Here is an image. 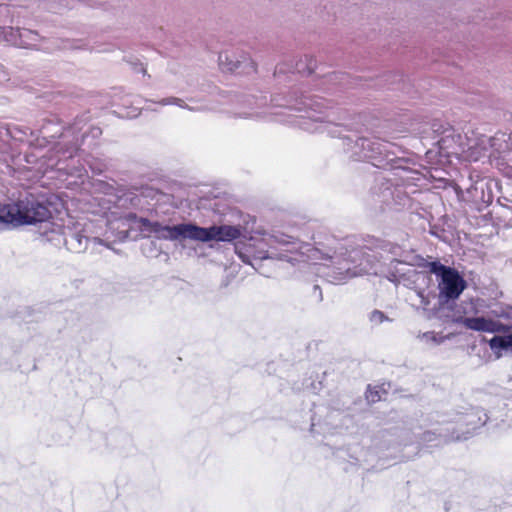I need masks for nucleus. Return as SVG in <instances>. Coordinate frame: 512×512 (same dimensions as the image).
<instances>
[{
  "instance_id": "obj_1",
  "label": "nucleus",
  "mask_w": 512,
  "mask_h": 512,
  "mask_svg": "<svg viewBox=\"0 0 512 512\" xmlns=\"http://www.w3.org/2000/svg\"><path fill=\"white\" fill-rule=\"evenodd\" d=\"M262 240L271 247L291 246L289 251L303 250L309 253L310 259H330L332 266L328 268L326 276L332 283L345 282L353 277L365 274L379 273L376 257L369 253L365 247L353 246L351 241L337 242L335 246L310 247L309 244H300L297 237L286 234L280 230L263 233Z\"/></svg>"
},
{
  "instance_id": "obj_2",
  "label": "nucleus",
  "mask_w": 512,
  "mask_h": 512,
  "mask_svg": "<svg viewBox=\"0 0 512 512\" xmlns=\"http://www.w3.org/2000/svg\"><path fill=\"white\" fill-rule=\"evenodd\" d=\"M122 222L132 224L141 232L154 234L159 240L182 242L185 240L210 242V241H232L242 235L241 226L212 225L200 227L194 223H180L177 225H164L158 221H151L147 218L137 217L135 213H127L121 218Z\"/></svg>"
},
{
  "instance_id": "obj_3",
  "label": "nucleus",
  "mask_w": 512,
  "mask_h": 512,
  "mask_svg": "<svg viewBox=\"0 0 512 512\" xmlns=\"http://www.w3.org/2000/svg\"><path fill=\"white\" fill-rule=\"evenodd\" d=\"M270 107H286L299 112L304 111L305 115L296 116L292 121L303 130L308 132L328 133L332 137H340V125L332 120H326L328 115H323V109L326 107L325 101L316 97L303 96L298 98H283L272 96L270 99Z\"/></svg>"
},
{
  "instance_id": "obj_4",
  "label": "nucleus",
  "mask_w": 512,
  "mask_h": 512,
  "mask_svg": "<svg viewBox=\"0 0 512 512\" xmlns=\"http://www.w3.org/2000/svg\"><path fill=\"white\" fill-rule=\"evenodd\" d=\"M79 131L80 129L73 126L62 132V127L52 121H48L42 126L40 132L44 140L47 137L55 138L58 134L63 138L62 142L57 143L55 147L43 156L45 158L46 170L56 169L67 174L73 175L78 173L80 175V170H77L75 167H69L65 163L68 159L73 158L79 149V138L76 135V132Z\"/></svg>"
},
{
  "instance_id": "obj_5",
  "label": "nucleus",
  "mask_w": 512,
  "mask_h": 512,
  "mask_svg": "<svg viewBox=\"0 0 512 512\" xmlns=\"http://www.w3.org/2000/svg\"><path fill=\"white\" fill-rule=\"evenodd\" d=\"M432 128L439 137L437 144L443 155L455 156L469 162L480 160L478 145H481V142H478L477 133L471 131L470 135L468 132L462 135L449 124L444 125L440 122L433 123Z\"/></svg>"
},
{
  "instance_id": "obj_6",
  "label": "nucleus",
  "mask_w": 512,
  "mask_h": 512,
  "mask_svg": "<svg viewBox=\"0 0 512 512\" xmlns=\"http://www.w3.org/2000/svg\"><path fill=\"white\" fill-rule=\"evenodd\" d=\"M51 212L46 205L35 197L19 199L16 203H0V229L9 225L35 224L47 221Z\"/></svg>"
},
{
  "instance_id": "obj_7",
  "label": "nucleus",
  "mask_w": 512,
  "mask_h": 512,
  "mask_svg": "<svg viewBox=\"0 0 512 512\" xmlns=\"http://www.w3.org/2000/svg\"><path fill=\"white\" fill-rule=\"evenodd\" d=\"M344 140L353 159L370 161L375 167L385 169L397 158L395 145L379 138L360 137L352 141L346 137Z\"/></svg>"
},
{
  "instance_id": "obj_8",
  "label": "nucleus",
  "mask_w": 512,
  "mask_h": 512,
  "mask_svg": "<svg viewBox=\"0 0 512 512\" xmlns=\"http://www.w3.org/2000/svg\"><path fill=\"white\" fill-rule=\"evenodd\" d=\"M400 179L393 171H386L375 178L368 195V202L381 210L399 209L407 204L409 197L403 187L398 184Z\"/></svg>"
},
{
  "instance_id": "obj_9",
  "label": "nucleus",
  "mask_w": 512,
  "mask_h": 512,
  "mask_svg": "<svg viewBox=\"0 0 512 512\" xmlns=\"http://www.w3.org/2000/svg\"><path fill=\"white\" fill-rule=\"evenodd\" d=\"M428 268L437 277L441 304L457 299L467 287L466 281L455 268L445 266L439 261L430 262Z\"/></svg>"
},
{
  "instance_id": "obj_10",
  "label": "nucleus",
  "mask_w": 512,
  "mask_h": 512,
  "mask_svg": "<svg viewBox=\"0 0 512 512\" xmlns=\"http://www.w3.org/2000/svg\"><path fill=\"white\" fill-rule=\"evenodd\" d=\"M480 159L489 152V157L502 158L512 162V134L498 132L493 137L478 134Z\"/></svg>"
},
{
  "instance_id": "obj_11",
  "label": "nucleus",
  "mask_w": 512,
  "mask_h": 512,
  "mask_svg": "<svg viewBox=\"0 0 512 512\" xmlns=\"http://www.w3.org/2000/svg\"><path fill=\"white\" fill-rule=\"evenodd\" d=\"M487 414L479 408L472 409L457 419L451 428V439L455 441L468 439L473 431L482 427L488 421Z\"/></svg>"
},
{
  "instance_id": "obj_12",
  "label": "nucleus",
  "mask_w": 512,
  "mask_h": 512,
  "mask_svg": "<svg viewBox=\"0 0 512 512\" xmlns=\"http://www.w3.org/2000/svg\"><path fill=\"white\" fill-rule=\"evenodd\" d=\"M386 277L390 282L396 285L403 284L407 287L428 278L425 273L417 271L415 268L408 266L406 263L396 258L390 262Z\"/></svg>"
},
{
  "instance_id": "obj_13",
  "label": "nucleus",
  "mask_w": 512,
  "mask_h": 512,
  "mask_svg": "<svg viewBox=\"0 0 512 512\" xmlns=\"http://www.w3.org/2000/svg\"><path fill=\"white\" fill-rule=\"evenodd\" d=\"M457 324H462L467 329L477 332L497 333L504 332V326L501 321L492 318L479 316V317H465L458 316L453 319Z\"/></svg>"
},
{
  "instance_id": "obj_14",
  "label": "nucleus",
  "mask_w": 512,
  "mask_h": 512,
  "mask_svg": "<svg viewBox=\"0 0 512 512\" xmlns=\"http://www.w3.org/2000/svg\"><path fill=\"white\" fill-rule=\"evenodd\" d=\"M37 34L29 29L0 27V43L5 42L19 47H30Z\"/></svg>"
},
{
  "instance_id": "obj_15",
  "label": "nucleus",
  "mask_w": 512,
  "mask_h": 512,
  "mask_svg": "<svg viewBox=\"0 0 512 512\" xmlns=\"http://www.w3.org/2000/svg\"><path fill=\"white\" fill-rule=\"evenodd\" d=\"M218 61L223 70L230 72L237 70L249 72L250 70H255L254 62L246 53L237 55L234 53L223 52L219 54Z\"/></svg>"
},
{
  "instance_id": "obj_16",
  "label": "nucleus",
  "mask_w": 512,
  "mask_h": 512,
  "mask_svg": "<svg viewBox=\"0 0 512 512\" xmlns=\"http://www.w3.org/2000/svg\"><path fill=\"white\" fill-rule=\"evenodd\" d=\"M235 250L238 257L247 264L254 266L253 260H264L269 258L268 251L261 248L257 249L252 243H237Z\"/></svg>"
},
{
  "instance_id": "obj_17",
  "label": "nucleus",
  "mask_w": 512,
  "mask_h": 512,
  "mask_svg": "<svg viewBox=\"0 0 512 512\" xmlns=\"http://www.w3.org/2000/svg\"><path fill=\"white\" fill-rule=\"evenodd\" d=\"M89 238L79 230L64 232V244L68 250L81 253L87 249Z\"/></svg>"
},
{
  "instance_id": "obj_18",
  "label": "nucleus",
  "mask_w": 512,
  "mask_h": 512,
  "mask_svg": "<svg viewBox=\"0 0 512 512\" xmlns=\"http://www.w3.org/2000/svg\"><path fill=\"white\" fill-rule=\"evenodd\" d=\"M247 102L250 106V109L253 110V112L240 113L239 117L266 119L268 116L277 115V113H274L272 111L271 112L258 111L267 105L266 96H259V97L253 96L250 99H248Z\"/></svg>"
},
{
  "instance_id": "obj_19",
  "label": "nucleus",
  "mask_w": 512,
  "mask_h": 512,
  "mask_svg": "<svg viewBox=\"0 0 512 512\" xmlns=\"http://www.w3.org/2000/svg\"><path fill=\"white\" fill-rule=\"evenodd\" d=\"M455 441L451 439V428L450 425L440 427L434 431H425L422 433L420 438V443L422 444H430L436 442L437 444L441 442Z\"/></svg>"
},
{
  "instance_id": "obj_20",
  "label": "nucleus",
  "mask_w": 512,
  "mask_h": 512,
  "mask_svg": "<svg viewBox=\"0 0 512 512\" xmlns=\"http://www.w3.org/2000/svg\"><path fill=\"white\" fill-rule=\"evenodd\" d=\"M33 132L27 127H20L17 125L3 126L0 125V141L7 142L10 138L17 141H24L28 135Z\"/></svg>"
},
{
  "instance_id": "obj_21",
  "label": "nucleus",
  "mask_w": 512,
  "mask_h": 512,
  "mask_svg": "<svg viewBox=\"0 0 512 512\" xmlns=\"http://www.w3.org/2000/svg\"><path fill=\"white\" fill-rule=\"evenodd\" d=\"M489 346L492 350H512V334L506 336H494L490 339Z\"/></svg>"
},
{
  "instance_id": "obj_22",
  "label": "nucleus",
  "mask_w": 512,
  "mask_h": 512,
  "mask_svg": "<svg viewBox=\"0 0 512 512\" xmlns=\"http://www.w3.org/2000/svg\"><path fill=\"white\" fill-rule=\"evenodd\" d=\"M417 338L424 342L425 344L427 345H430V346H437V345H440L442 344L446 337L445 336H442L441 334H438V333H435L433 331H428V332H424V333H419Z\"/></svg>"
},
{
  "instance_id": "obj_23",
  "label": "nucleus",
  "mask_w": 512,
  "mask_h": 512,
  "mask_svg": "<svg viewBox=\"0 0 512 512\" xmlns=\"http://www.w3.org/2000/svg\"><path fill=\"white\" fill-rule=\"evenodd\" d=\"M158 104L162 105V106H167V105H176L180 108H183V109H187L189 111H196L197 109L187 105L183 99L181 98H178V97H167V98H163L161 99L160 101L157 102Z\"/></svg>"
},
{
  "instance_id": "obj_24",
  "label": "nucleus",
  "mask_w": 512,
  "mask_h": 512,
  "mask_svg": "<svg viewBox=\"0 0 512 512\" xmlns=\"http://www.w3.org/2000/svg\"><path fill=\"white\" fill-rule=\"evenodd\" d=\"M369 320L373 325H379L385 321H389L390 319L384 312L380 310H373L369 314Z\"/></svg>"
},
{
  "instance_id": "obj_25",
  "label": "nucleus",
  "mask_w": 512,
  "mask_h": 512,
  "mask_svg": "<svg viewBox=\"0 0 512 512\" xmlns=\"http://www.w3.org/2000/svg\"><path fill=\"white\" fill-rule=\"evenodd\" d=\"M498 316L504 318L506 322H502L504 326V331L512 329V307H506L502 309L501 313Z\"/></svg>"
},
{
  "instance_id": "obj_26",
  "label": "nucleus",
  "mask_w": 512,
  "mask_h": 512,
  "mask_svg": "<svg viewBox=\"0 0 512 512\" xmlns=\"http://www.w3.org/2000/svg\"><path fill=\"white\" fill-rule=\"evenodd\" d=\"M382 248L385 251H387L390 254H392L393 256H395V257H401L402 256L401 248L398 245H396V244L388 243V244L382 246Z\"/></svg>"
},
{
  "instance_id": "obj_27",
  "label": "nucleus",
  "mask_w": 512,
  "mask_h": 512,
  "mask_svg": "<svg viewBox=\"0 0 512 512\" xmlns=\"http://www.w3.org/2000/svg\"><path fill=\"white\" fill-rule=\"evenodd\" d=\"M88 165L90 169L96 174H101L106 168L105 164L97 163L96 161H89Z\"/></svg>"
},
{
  "instance_id": "obj_28",
  "label": "nucleus",
  "mask_w": 512,
  "mask_h": 512,
  "mask_svg": "<svg viewBox=\"0 0 512 512\" xmlns=\"http://www.w3.org/2000/svg\"><path fill=\"white\" fill-rule=\"evenodd\" d=\"M417 296L420 299V304L425 308L430 304L428 297L425 295L424 290H418Z\"/></svg>"
},
{
  "instance_id": "obj_29",
  "label": "nucleus",
  "mask_w": 512,
  "mask_h": 512,
  "mask_svg": "<svg viewBox=\"0 0 512 512\" xmlns=\"http://www.w3.org/2000/svg\"><path fill=\"white\" fill-rule=\"evenodd\" d=\"M288 70L290 72H298V73L305 72V68L301 65V63H296L295 66H289Z\"/></svg>"
},
{
  "instance_id": "obj_30",
  "label": "nucleus",
  "mask_w": 512,
  "mask_h": 512,
  "mask_svg": "<svg viewBox=\"0 0 512 512\" xmlns=\"http://www.w3.org/2000/svg\"><path fill=\"white\" fill-rule=\"evenodd\" d=\"M285 72H286V65L285 64H278L276 66L274 75L276 76L278 74L285 73Z\"/></svg>"
},
{
  "instance_id": "obj_31",
  "label": "nucleus",
  "mask_w": 512,
  "mask_h": 512,
  "mask_svg": "<svg viewBox=\"0 0 512 512\" xmlns=\"http://www.w3.org/2000/svg\"><path fill=\"white\" fill-rule=\"evenodd\" d=\"M367 399H368L369 401H371V402H376L377 400H379V399H380V397L378 396V393H377V392H375V393L370 392V394H369V395H367Z\"/></svg>"
},
{
  "instance_id": "obj_32",
  "label": "nucleus",
  "mask_w": 512,
  "mask_h": 512,
  "mask_svg": "<svg viewBox=\"0 0 512 512\" xmlns=\"http://www.w3.org/2000/svg\"><path fill=\"white\" fill-rule=\"evenodd\" d=\"M91 132H92L94 137H96V136L101 134V130L99 128H92Z\"/></svg>"
},
{
  "instance_id": "obj_33",
  "label": "nucleus",
  "mask_w": 512,
  "mask_h": 512,
  "mask_svg": "<svg viewBox=\"0 0 512 512\" xmlns=\"http://www.w3.org/2000/svg\"><path fill=\"white\" fill-rule=\"evenodd\" d=\"M92 240H93L95 243L103 244V241H102L101 239L97 238V237H94Z\"/></svg>"
},
{
  "instance_id": "obj_34",
  "label": "nucleus",
  "mask_w": 512,
  "mask_h": 512,
  "mask_svg": "<svg viewBox=\"0 0 512 512\" xmlns=\"http://www.w3.org/2000/svg\"><path fill=\"white\" fill-rule=\"evenodd\" d=\"M307 73H308V74L312 73V68H311L310 66H309V67H307Z\"/></svg>"
},
{
  "instance_id": "obj_35",
  "label": "nucleus",
  "mask_w": 512,
  "mask_h": 512,
  "mask_svg": "<svg viewBox=\"0 0 512 512\" xmlns=\"http://www.w3.org/2000/svg\"><path fill=\"white\" fill-rule=\"evenodd\" d=\"M140 71H141L143 74H145V73H146V69H145V68H143V67H141V68H140Z\"/></svg>"
},
{
  "instance_id": "obj_36",
  "label": "nucleus",
  "mask_w": 512,
  "mask_h": 512,
  "mask_svg": "<svg viewBox=\"0 0 512 512\" xmlns=\"http://www.w3.org/2000/svg\"><path fill=\"white\" fill-rule=\"evenodd\" d=\"M508 383H509V384H512V376H510V377L508 378Z\"/></svg>"
},
{
  "instance_id": "obj_37",
  "label": "nucleus",
  "mask_w": 512,
  "mask_h": 512,
  "mask_svg": "<svg viewBox=\"0 0 512 512\" xmlns=\"http://www.w3.org/2000/svg\"><path fill=\"white\" fill-rule=\"evenodd\" d=\"M127 236H128V232H127V231H125V232H124V236H123V237H124V238H126Z\"/></svg>"
}]
</instances>
